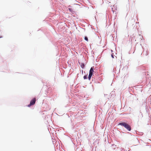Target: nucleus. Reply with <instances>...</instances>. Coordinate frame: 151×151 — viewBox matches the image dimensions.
<instances>
[{
    "instance_id": "nucleus-1",
    "label": "nucleus",
    "mask_w": 151,
    "mask_h": 151,
    "mask_svg": "<svg viewBox=\"0 0 151 151\" xmlns=\"http://www.w3.org/2000/svg\"><path fill=\"white\" fill-rule=\"evenodd\" d=\"M119 125L124 127L126 129L129 131H130L131 129L130 126L128 124L125 122L120 123L119 124Z\"/></svg>"
},
{
    "instance_id": "nucleus-2",
    "label": "nucleus",
    "mask_w": 151,
    "mask_h": 151,
    "mask_svg": "<svg viewBox=\"0 0 151 151\" xmlns=\"http://www.w3.org/2000/svg\"><path fill=\"white\" fill-rule=\"evenodd\" d=\"M93 69H94V67H92L90 69V70L89 71V75L88 76V78L89 80H90L91 78V77L92 75L93 72Z\"/></svg>"
},
{
    "instance_id": "nucleus-3",
    "label": "nucleus",
    "mask_w": 151,
    "mask_h": 151,
    "mask_svg": "<svg viewBox=\"0 0 151 151\" xmlns=\"http://www.w3.org/2000/svg\"><path fill=\"white\" fill-rule=\"evenodd\" d=\"M36 101V98H34L32 100H31L30 102V104H29L27 106L29 107H30V106L34 105L35 102Z\"/></svg>"
},
{
    "instance_id": "nucleus-4",
    "label": "nucleus",
    "mask_w": 151,
    "mask_h": 151,
    "mask_svg": "<svg viewBox=\"0 0 151 151\" xmlns=\"http://www.w3.org/2000/svg\"><path fill=\"white\" fill-rule=\"evenodd\" d=\"M84 39L86 40V41H87V42L88 41V37H84Z\"/></svg>"
},
{
    "instance_id": "nucleus-5",
    "label": "nucleus",
    "mask_w": 151,
    "mask_h": 151,
    "mask_svg": "<svg viewBox=\"0 0 151 151\" xmlns=\"http://www.w3.org/2000/svg\"><path fill=\"white\" fill-rule=\"evenodd\" d=\"M84 64H82V65H81V67L82 68H84Z\"/></svg>"
},
{
    "instance_id": "nucleus-6",
    "label": "nucleus",
    "mask_w": 151,
    "mask_h": 151,
    "mask_svg": "<svg viewBox=\"0 0 151 151\" xmlns=\"http://www.w3.org/2000/svg\"><path fill=\"white\" fill-rule=\"evenodd\" d=\"M83 78H84V79H87V76H84V77H83Z\"/></svg>"
},
{
    "instance_id": "nucleus-7",
    "label": "nucleus",
    "mask_w": 151,
    "mask_h": 151,
    "mask_svg": "<svg viewBox=\"0 0 151 151\" xmlns=\"http://www.w3.org/2000/svg\"><path fill=\"white\" fill-rule=\"evenodd\" d=\"M146 54L145 55H147L148 54V52H147V51H146Z\"/></svg>"
},
{
    "instance_id": "nucleus-8",
    "label": "nucleus",
    "mask_w": 151,
    "mask_h": 151,
    "mask_svg": "<svg viewBox=\"0 0 151 151\" xmlns=\"http://www.w3.org/2000/svg\"><path fill=\"white\" fill-rule=\"evenodd\" d=\"M111 57H112L113 58H114V56H113V55H111Z\"/></svg>"
},
{
    "instance_id": "nucleus-9",
    "label": "nucleus",
    "mask_w": 151,
    "mask_h": 151,
    "mask_svg": "<svg viewBox=\"0 0 151 151\" xmlns=\"http://www.w3.org/2000/svg\"><path fill=\"white\" fill-rule=\"evenodd\" d=\"M2 37V36H0V38Z\"/></svg>"
}]
</instances>
